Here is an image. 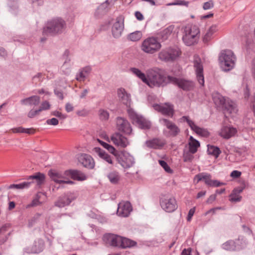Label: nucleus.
Returning <instances> with one entry per match:
<instances>
[{"mask_svg": "<svg viewBox=\"0 0 255 255\" xmlns=\"http://www.w3.org/2000/svg\"><path fill=\"white\" fill-rule=\"evenodd\" d=\"M159 165L164 169V170L168 173H172L173 171L170 168L167 163L163 160H159Z\"/></svg>", "mask_w": 255, "mask_h": 255, "instance_id": "nucleus-46", "label": "nucleus"}, {"mask_svg": "<svg viewBox=\"0 0 255 255\" xmlns=\"http://www.w3.org/2000/svg\"><path fill=\"white\" fill-rule=\"evenodd\" d=\"M129 117L133 123H136L139 128L143 129H148L151 128V123L142 116L138 115L132 109L128 110Z\"/></svg>", "mask_w": 255, "mask_h": 255, "instance_id": "nucleus-8", "label": "nucleus"}, {"mask_svg": "<svg viewBox=\"0 0 255 255\" xmlns=\"http://www.w3.org/2000/svg\"><path fill=\"white\" fill-rule=\"evenodd\" d=\"M161 47L160 43L154 37L145 39L141 46L142 50L147 53L153 54L159 50Z\"/></svg>", "mask_w": 255, "mask_h": 255, "instance_id": "nucleus-9", "label": "nucleus"}, {"mask_svg": "<svg viewBox=\"0 0 255 255\" xmlns=\"http://www.w3.org/2000/svg\"><path fill=\"white\" fill-rule=\"evenodd\" d=\"M214 7V2L212 0L205 2L203 4V8L204 10L210 9Z\"/></svg>", "mask_w": 255, "mask_h": 255, "instance_id": "nucleus-53", "label": "nucleus"}, {"mask_svg": "<svg viewBox=\"0 0 255 255\" xmlns=\"http://www.w3.org/2000/svg\"><path fill=\"white\" fill-rule=\"evenodd\" d=\"M100 119L102 121H106L109 119V113L106 110L100 109L99 111Z\"/></svg>", "mask_w": 255, "mask_h": 255, "instance_id": "nucleus-47", "label": "nucleus"}, {"mask_svg": "<svg viewBox=\"0 0 255 255\" xmlns=\"http://www.w3.org/2000/svg\"><path fill=\"white\" fill-rule=\"evenodd\" d=\"M207 146L208 154L214 156L215 158H217L221 153L220 148L212 145H208Z\"/></svg>", "mask_w": 255, "mask_h": 255, "instance_id": "nucleus-38", "label": "nucleus"}, {"mask_svg": "<svg viewBox=\"0 0 255 255\" xmlns=\"http://www.w3.org/2000/svg\"><path fill=\"white\" fill-rule=\"evenodd\" d=\"M160 123L166 127L163 134L166 137H174L180 133V128L172 121L165 118L160 119Z\"/></svg>", "mask_w": 255, "mask_h": 255, "instance_id": "nucleus-7", "label": "nucleus"}, {"mask_svg": "<svg viewBox=\"0 0 255 255\" xmlns=\"http://www.w3.org/2000/svg\"><path fill=\"white\" fill-rule=\"evenodd\" d=\"M237 132V129L233 127L223 126L221 129L219 135L225 139H229L235 135Z\"/></svg>", "mask_w": 255, "mask_h": 255, "instance_id": "nucleus-27", "label": "nucleus"}, {"mask_svg": "<svg viewBox=\"0 0 255 255\" xmlns=\"http://www.w3.org/2000/svg\"><path fill=\"white\" fill-rule=\"evenodd\" d=\"M207 185L210 187H219L222 185H224L225 183L223 182H221L217 180H212L211 178H210L209 182L206 181Z\"/></svg>", "mask_w": 255, "mask_h": 255, "instance_id": "nucleus-48", "label": "nucleus"}, {"mask_svg": "<svg viewBox=\"0 0 255 255\" xmlns=\"http://www.w3.org/2000/svg\"><path fill=\"white\" fill-rule=\"evenodd\" d=\"M10 130L12 132L14 133H23L24 128H23L22 127L14 128H11Z\"/></svg>", "mask_w": 255, "mask_h": 255, "instance_id": "nucleus-56", "label": "nucleus"}, {"mask_svg": "<svg viewBox=\"0 0 255 255\" xmlns=\"http://www.w3.org/2000/svg\"><path fill=\"white\" fill-rule=\"evenodd\" d=\"M242 174V172L238 170H233L230 174L231 177L233 178H238Z\"/></svg>", "mask_w": 255, "mask_h": 255, "instance_id": "nucleus-60", "label": "nucleus"}, {"mask_svg": "<svg viewBox=\"0 0 255 255\" xmlns=\"http://www.w3.org/2000/svg\"><path fill=\"white\" fill-rule=\"evenodd\" d=\"M33 183V181L32 182H23L22 183L17 184H11L9 185L8 188L9 189H24V188H28L30 187L31 184Z\"/></svg>", "mask_w": 255, "mask_h": 255, "instance_id": "nucleus-41", "label": "nucleus"}, {"mask_svg": "<svg viewBox=\"0 0 255 255\" xmlns=\"http://www.w3.org/2000/svg\"><path fill=\"white\" fill-rule=\"evenodd\" d=\"M200 33L198 27L196 25H187L184 28V34L182 40L187 46H191L197 42Z\"/></svg>", "mask_w": 255, "mask_h": 255, "instance_id": "nucleus-4", "label": "nucleus"}, {"mask_svg": "<svg viewBox=\"0 0 255 255\" xmlns=\"http://www.w3.org/2000/svg\"><path fill=\"white\" fill-rule=\"evenodd\" d=\"M211 178V176L210 174L203 172L197 174L195 176L194 180H197V183H198L201 181H203L204 183L207 185V182H206V181L209 182Z\"/></svg>", "mask_w": 255, "mask_h": 255, "instance_id": "nucleus-39", "label": "nucleus"}, {"mask_svg": "<svg viewBox=\"0 0 255 255\" xmlns=\"http://www.w3.org/2000/svg\"><path fill=\"white\" fill-rule=\"evenodd\" d=\"M129 71L133 75L140 79L143 83H145L147 81V75L142 72L140 69L135 67H131L129 69Z\"/></svg>", "mask_w": 255, "mask_h": 255, "instance_id": "nucleus-33", "label": "nucleus"}, {"mask_svg": "<svg viewBox=\"0 0 255 255\" xmlns=\"http://www.w3.org/2000/svg\"><path fill=\"white\" fill-rule=\"evenodd\" d=\"M27 180H35L36 184V187L38 188L41 187V185L45 182V175L44 173L41 172H36L34 174L29 176Z\"/></svg>", "mask_w": 255, "mask_h": 255, "instance_id": "nucleus-29", "label": "nucleus"}, {"mask_svg": "<svg viewBox=\"0 0 255 255\" xmlns=\"http://www.w3.org/2000/svg\"><path fill=\"white\" fill-rule=\"evenodd\" d=\"M229 197H230L229 200L231 202H234V203L239 202L241 201V200L242 199V197L240 195H239L238 194L232 195V192L230 195Z\"/></svg>", "mask_w": 255, "mask_h": 255, "instance_id": "nucleus-51", "label": "nucleus"}, {"mask_svg": "<svg viewBox=\"0 0 255 255\" xmlns=\"http://www.w3.org/2000/svg\"><path fill=\"white\" fill-rule=\"evenodd\" d=\"M117 129L127 135H129L132 132V128L129 122L126 119L118 117L116 120Z\"/></svg>", "mask_w": 255, "mask_h": 255, "instance_id": "nucleus-17", "label": "nucleus"}, {"mask_svg": "<svg viewBox=\"0 0 255 255\" xmlns=\"http://www.w3.org/2000/svg\"><path fill=\"white\" fill-rule=\"evenodd\" d=\"M160 205L163 210L169 213L173 212L178 207L175 199L166 195L160 197Z\"/></svg>", "mask_w": 255, "mask_h": 255, "instance_id": "nucleus-12", "label": "nucleus"}, {"mask_svg": "<svg viewBox=\"0 0 255 255\" xmlns=\"http://www.w3.org/2000/svg\"><path fill=\"white\" fill-rule=\"evenodd\" d=\"M118 95L121 102L127 107L129 106L131 103L130 95L128 94L123 88L118 90Z\"/></svg>", "mask_w": 255, "mask_h": 255, "instance_id": "nucleus-28", "label": "nucleus"}, {"mask_svg": "<svg viewBox=\"0 0 255 255\" xmlns=\"http://www.w3.org/2000/svg\"><path fill=\"white\" fill-rule=\"evenodd\" d=\"M77 195L73 192H67L59 197L55 203V206L62 208L70 204L77 198Z\"/></svg>", "mask_w": 255, "mask_h": 255, "instance_id": "nucleus-14", "label": "nucleus"}, {"mask_svg": "<svg viewBox=\"0 0 255 255\" xmlns=\"http://www.w3.org/2000/svg\"><path fill=\"white\" fill-rule=\"evenodd\" d=\"M181 51L177 47H168L162 49L158 53V58L166 62H173L181 55Z\"/></svg>", "mask_w": 255, "mask_h": 255, "instance_id": "nucleus-6", "label": "nucleus"}, {"mask_svg": "<svg viewBox=\"0 0 255 255\" xmlns=\"http://www.w3.org/2000/svg\"><path fill=\"white\" fill-rule=\"evenodd\" d=\"M40 101V97L38 96L34 95L21 100L20 101V103L22 105H24L36 106L39 104Z\"/></svg>", "mask_w": 255, "mask_h": 255, "instance_id": "nucleus-30", "label": "nucleus"}, {"mask_svg": "<svg viewBox=\"0 0 255 255\" xmlns=\"http://www.w3.org/2000/svg\"><path fill=\"white\" fill-rule=\"evenodd\" d=\"M193 154L190 152V151L184 152L183 155V161L185 162H191L194 158Z\"/></svg>", "mask_w": 255, "mask_h": 255, "instance_id": "nucleus-49", "label": "nucleus"}, {"mask_svg": "<svg viewBox=\"0 0 255 255\" xmlns=\"http://www.w3.org/2000/svg\"><path fill=\"white\" fill-rule=\"evenodd\" d=\"M35 132V129L33 128H24L23 133H27L28 134H33Z\"/></svg>", "mask_w": 255, "mask_h": 255, "instance_id": "nucleus-63", "label": "nucleus"}, {"mask_svg": "<svg viewBox=\"0 0 255 255\" xmlns=\"http://www.w3.org/2000/svg\"><path fill=\"white\" fill-rule=\"evenodd\" d=\"M189 151L191 153H195L200 146V144L198 140L195 139L192 136L189 137Z\"/></svg>", "mask_w": 255, "mask_h": 255, "instance_id": "nucleus-35", "label": "nucleus"}, {"mask_svg": "<svg viewBox=\"0 0 255 255\" xmlns=\"http://www.w3.org/2000/svg\"><path fill=\"white\" fill-rule=\"evenodd\" d=\"M124 29V20L120 17H118L112 26V32L113 36L116 38H119L122 35Z\"/></svg>", "mask_w": 255, "mask_h": 255, "instance_id": "nucleus-23", "label": "nucleus"}, {"mask_svg": "<svg viewBox=\"0 0 255 255\" xmlns=\"http://www.w3.org/2000/svg\"><path fill=\"white\" fill-rule=\"evenodd\" d=\"M220 67L224 71H229L235 66L236 57L230 50H223L219 57Z\"/></svg>", "mask_w": 255, "mask_h": 255, "instance_id": "nucleus-3", "label": "nucleus"}, {"mask_svg": "<svg viewBox=\"0 0 255 255\" xmlns=\"http://www.w3.org/2000/svg\"><path fill=\"white\" fill-rule=\"evenodd\" d=\"M146 146L154 149H161L166 144V140L162 138L154 137L145 142Z\"/></svg>", "mask_w": 255, "mask_h": 255, "instance_id": "nucleus-19", "label": "nucleus"}, {"mask_svg": "<svg viewBox=\"0 0 255 255\" xmlns=\"http://www.w3.org/2000/svg\"><path fill=\"white\" fill-rule=\"evenodd\" d=\"M170 83L177 86L179 89L184 91H190L193 90L195 84L192 80H187L183 78H176L173 76L169 77Z\"/></svg>", "mask_w": 255, "mask_h": 255, "instance_id": "nucleus-10", "label": "nucleus"}, {"mask_svg": "<svg viewBox=\"0 0 255 255\" xmlns=\"http://www.w3.org/2000/svg\"><path fill=\"white\" fill-rule=\"evenodd\" d=\"M46 123L49 125L56 126L58 124L59 121L56 118H53L51 119L47 120Z\"/></svg>", "mask_w": 255, "mask_h": 255, "instance_id": "nucleus-59", "label": "nucleus"}, {"mask_svg": "<svg viewBox=\"0 0 255 255\" xmlns=\"http://www.w3.org/2000/svg\"><path fill=\"white\" fill-rule=\"evenodd\" d=\"M132 210V207L129 201L121 202L118 204L117 214L123 217H128Z\"/></svg>", "mask_w": 255, "mask_h": 255, "instance_id": "nucleus-20", "label": "nucleus"}, {"mask_svg": "<svg viewBox=\"0 0 255 255\" xmlns=\"http://www.w3.org/2000/svg\"><path fill=\"white\" fill-rule=\"evenodd\" d=\"M122 237L114 234H106L104 236V240L107 243L113 247L120 248Z\"/></svg>", "mask_w": 255, "mask_h": 255, "instance_id": "nucleus-26", "label": "nucleus"}, {"mask_svg": "<svg viewBox=\"0 0 255 255\" xmlns=\"http://www.w3.org/2000/svg\"><path fill=\"white\" fill-rule=\"evenodd\" d=\"M174 29L173 25H170L163 29L160 33V36L162 40H166L170 35Z\"/></svg>", "mask_w": 255, "mask_h": 255, "instance_id": "nucleus-40", "label": "nucleus"}, {"mask_svg": "<svg viewBox=\"0 0 255 255\" xmlns=\"http://www.w3.org/2000/svg\"><path fill=\"white\" fill-rule=\"evenodd\" d=\"M94 151L101 158L105 160L110 164H113V161L111 156L99 147H95Z\"/></svg>", "mask_w": 255, "mask_h": 255, "instance_id": "nucleus-32", "label": "nucleus"}, {"mask_svg": "<svg viewBox=\"0 0 255 255\" xmlns=\"http://www.w3.org/2000/svg\"><path fill=\"white\" fill-rule=\"evenodd\" d=\"M223 250L230 252L239 251L244 248L243 240L240 238L235 240H229L222 245Z\"/></svg>", "mask_w": 255, "mask_h": 255, "instance_id": "nucleus-13", "label": "nucleus"}, {"mask_svg": "<svg viewBox=\"0 0 255 255\" xmlns=\"http://www.w3.org/2000/svg\"><path fill=\"white\" fill-rule=\"evenodd\" d=\"M189 2L185 1L183 0H175L174 2L170 4L171 5H185L188 6Z\"/></svg>", "mask_w": 255, "mask_h": 255, "instance_id": "nucleus-58", "label": "nucleus"}, {"mask_svg": "<svg viewBox=\"0 0 255 255\" xmlns=\"http://www.w3.org/2000/svg\"><path fill=\"white\" fill-rule=\"evenodd\" d=\"M195 207H193L190 209V210L188 212V215H187V220L188 221H190L191 220L194 214L195 213Z\"/></svg>", "mask_w": 255, "mask_h": 255, "instance_id": "nucleus-61", "label": "nucleus"}, {"mask_svg": "<svg viewBox=\"0 0 255 255\" xmlns=\"http://www.w3.org/2000/svg\"><path fill=\"white\" fill-rule=\"evenodd\" d=\"M153 107L155 110L161 113L163 115L172 118L174 114L173 105L169 103H165L164 105H161L155 104L153 105Z\"/></svg>", "mask_w": 255, "mask_h": 255, "instance_id": "nucleus-18", "label": "nucleus"}, {"mask_svg": "<svg viewBox=\"0 0 255 255\" xmlns=\"http://www.w3.org/2000/svg\"><path fill=\"white\" fill-rule=\"evenodd\" d=\"M41 215V214L37 213L33 217L29 219L28 221V228L32 227L37 222Z\"/></svg>", "mask_w": 255, "mask_h": 255, "instance_id": "nucleus-44", "label": "nucleus"}, {"mask_svg": "<svg viewBox=\"0 0 255 255\" xmlns=\"http://www.w3.org/2000/svg\"><path fill=\"white\" fill-rule=\"evenodd\" d=\"M54 93L55 95L61 100L64 99L63 93L61 90L55 89L54 90Z\"/></svg>", "mask_w": 255, "mask_h": 255, "instance_id": "nucleus-55", "label": "nucleus"}, {"mask_svg": "<svg viewBox=\"0 0 255 255\" xmlns=\"http://www.w3.org/2000/svg\"><path fill=\"white\" fill-rule=\"evenodd\" d=\"M215 28L211 27L203 37V41L208 42L211 38L212 34L215 31Z\"/></svg>", "mask_w": 255, "mask_h": 255, "instance_id": "nucleus-50", "label": "nucleus"}, {"mask_svg": "<svg viewBox=\"0 0 255 255\" xmlns=\"http://www.w3.org/2000/svg\"><path fill=\"white\" fill-rule=\"evenodd\" d=\"M91 71L92 68L89 66L80 69L79 73H77L76 75V79L80 82L84 81L85 78Z\"/></svg>", "mask_w": 255, "mask_h": 255, "instance_id": "nucleus-31", "label": "nucleus"}, {"mask_svg": "<svg viewBox=\"0 0 255 255\" xmlns=\"http://www.w3.org/2000/svg\"><path fill=\"white\" fill-rule=\"evenodd\" d=\"M120 243V248L122 249L131 248L135 246L137 244L136 242L135 241L122 237Z\"/></svg>", "mask_w": 255, "mask_h": 255, "instance_id": "nucleus-36", "label": "nucleus"}, {"mask_svg": "<svg viewBox=\"0 0 255 255\" xmlns=\"http://www.w3.org/2000/svg\"><path fill=\"white\" fill-rule=\"evenodd\" d=\"M213 100L215 104L219 107H221L225 112L229 114L236 112L235 104L229 98L226 99L221 94H217L213 96Z\"/></svg>", "mask_w": 255, "mask_h": 255, "instance_id": "nucleus-5", "label": "nucleus"}, {"mask_svg": "<svg viewBox=\"0 0 255 255\" xmlns=\"http://www.w3.org/2000/svg\"><path fill=\"white\" fill-rule=\"evenodd\" d=\"M147 81L145 82L147 85L150 88L163 87L170 83L169 77L166 76L162 72L161 69L155 68L149 69L146 71Z\"/></svg>", "mask_w": 255, "mask_h": 255, "instance_id": "nucleus-1", "label": "nucleus"}, {"mask_svg": "<svg viewBox=\"0 0 255 255\" xmlns=\"http://www.w3.org/2000/svg\"><path fill=\"white\" fill-rule=\"evenodd\" d=\"M64 175L70 176L72 179L78 181H84L87 179L86 175L82 171L78 170L69 169L65 170Z\"/></svg>", "mask_w": 255, "mask_h": 255, "instance_id": "nucleus-25", "label": "nucleus"}, {"mask_svg": "<svg viewBox=\"0 0 255 255\" xmlns=\"http://www.w3.org/2000/svg\"><path fill=\"white\" fill-rule=\"evenodd\" d=\"M42 74L41 73H38L36 75L33 77L32 80L33 82L36 84L37 82L41 81L42 80Z\"/></svg>", "mask_w": 255, "mask_h": 255, "instance_id": "nucleus-54", "label": "nucleus"}, {"mask_svg": "<svg viewBox=\"0 0 255 255\" xmlns=\"http://www.w3.org/2000/svg\"><path fill=\"white\" fill-rule=\"evenodd\" d=\"M79 161L84 167L88 169H93L95 165L93 157L87 154H82L79 157Z\"/></svg>", "mask_w": 255, "mask_h": 255, "instance_id": "nucleus-24", "label": "nucleus"}, {"mask_svg": "<svg viewBox=\"0 0 255 255\" xmlns=\"http://www.w3.org/2000/svg\"><path fill=\"white\" fill-rule=\"evenodd\" d=\"M107 177L112 184H118L121 179L120 173L116 171H112L108 173Z\"/></svg>", "mask_w": 255, "mask_h": 255, "instance_id": "nucleus-34", "label": "nucleus"}, {"mask_svg": "<svg viewBox=\"0 0 255 255\" xmlns=\"http://www.w3.org/2000/svg\"><path fill=\"white\" fill-rule=\"evenodd\" d=\"M44 242L41 239H38L34 242L32 247L24 249V252L28 254H39L43 251L44 248Z\"/></svg>", "mask_w": 255, "mask_h": 255, "instance_id": "nucleus-22", "label": "nucleus"}, {"mask_svg": "<svg viewBox=\"0 0 255 255\" xmlns=\"http://www.w3.org/2000/svg\"><path fill=\"white\" fill-rule=\"evenodd\" d=\"M50 107V105L49 103L47 101H45L43 102L41 106H40L39 109V111L41 112L43 110H48Z\"/></svg>", "mask_w": 255, "mask_h": 255, "instance_id": "nucleus-52", "label": "nucleus"}, {"mask_svg": "<svg viewBox=\"0 0 255 255\" xmlns=\"http://www.w3.org/2000/svg\"><path fill=\"white\" fill-rule=\"evenodd\" d=\"M115 156L118 162L124 168H129L135 163L134 157L125 150L117 151Z\"/></svg>", "mask_w": 255, "mask_h": 255, "instance_id": "nucleus-11", "label": "nucleus"}, {"mask_svg": "<svg viewBox=\"0 0 255 255\" xmlns=\"http://www.w3.org/2000/svg\"><path fill=\"white\" fill-rule=\"evenodd\" d=\"M216 199V194L211 195L206 201L207 204H212Z\"/></svg>", "mask_w": 255, "mask_h": 255, "instance_id": "nucleus-64", "label": "nucleus"}, {"mask_svg": "<svg viewBox=\"0 0 255 255\" xmlns=\"http://www.w3.org/2000/svg\"><path fill=\"white\" fill-rule=\"evenodd\" d=\"M98 142L105 148L107 149L108 151L111 153H112L114 155L116 154L117 152L118 151L116 148L112 146V145L109 144L108 143H106L99 139H98Z\"/></svg>", "mask_w": 255, "mask_h": 255, "instance_id": "nucleus-42", "label": "nucleus"}, {"mask_svg": "<svg viewBox=\"0 0 255 255\" xmlns=\"http://www.w3.org/2000/svg\"><path fill=\"white\" fill-rule=\"evenodd\" d=\"M76 114L81 117H86L88 114V112L85 110H79L76 112Z\"/></svg>", "mask_w": 255, "mask_h": 255, "instance_id": "nucleus-62", "label": "nucleus"}, {"mask_svg": "<svg viewBox=\"0 0 255 255\" xmlns=\"http://www.w3.org/2000/svg\"><path fill=\"white\" fill-rule=\"evenodd\" d=\"M48 175L52 180L59 184H61L60 182L61 180L59 179L64 178V176L61 173L52 169L48 171Z\"/></svg>", "mask_w": 255, "mask_h": 255, "instance_id": "nucleus-37", "label": "nucleus"}, {"mask_svg": "<svg viewBox=\"0 0 255 255\" xmlns=\"http://www.w3.org/2000/svg\"><path fill=\"white\" fill-rule=\"evenodd\" d=\"M40 112L39 111V109L34 110H31L28 113L27 116L29 118H33L37 115L39 114Z\"/></svg>", "mask_w": 255, "mask_h": 255, "instance_id": "nucleus-57", "label": "nucleus"}, {"mask_svg": "<svg viewBox=\"0 0 255 255\" xmlns=\"http://www.w3.org/2000/svg\"><path fill=\"white\" fill-rule=\"evenodd\" d=\"M111 139L116 145L122 148H125L129 144L128 138L118 132L113 134Z\"/></svg>", "mask_w": 255, "mask_h": 255, "instance_id": "nucleus-21", "label": "nucleus"}, {"mask_svg": "<svg viewBox=\"0 0 255 255\" xmlns=\"http://www.w3.org/2000/svg\"><path fill=\"white\" fill-rule=\"evenodd\" d=\"M65 26V22L62 18L53 19L48 21L46 26L43 27V35L44 36H48L61 33Z\"/></svg>", "mask_w": 255, "mask_h": 255, "instance_id": "nucleus-2", "label": "nucleus"}, {"mask_svg": "<svg viewBox=\"0 0 255 255\" xmlns=\"http://www.w3.org/2000/svg\"><path fill=\"white\" fill-rule=\"evenodd\" d=\"M193 64L197 80L199 83L203 86L204 85V77L203 74V66L201 63V59L198 57H195Z\"/></svg>", "mask_w": 255, "mask_h": 255, "instance_id": "nucleus-16", "label": "nucleus"}, {"mask_svg": "<svg viewBox=\"0 0 255 255\" xmlns=\"http://www.w3.org/2000/svg\"><path fill=\"white\" fill-rule=\"evenodd\" d=\"M180 121L181 122H186L191 129L199 135L206 137L210 135V132L207 129L196 126L194 122L190 119L188 116H183L180 118Z\"/></svg>", "mask_w": 255, "mask_h": 255, "instance_id": "nucleus-15", "label": "nucleus"}, {"mask_svg": "<svg viewBox=\"0 0 255 255\" xmlns=\"http://www.w3.org/2000/svg\"><path fill=\"white\" fill-rule=\"evenodd\" d=\"M142 37V33L139 31H136L132 33H130L128 35V39L132 41H137L141 39Z\"/></svg>", "mask_w": 255, "mask_h": 255, "instance_id": "nucleus-43", "label": "nucleus"}, {"mask_svg": "<svg viewBox=\"0 0 255 255\" xmlns=\"http://www.w3.org/2000/svg\"><path fill=\"white\" fill-rule=\"evenodd\" d=\"M246 187V184L245 182H243L240 186H238L232 191V195L240 194L243 191Z\"/></svg>", "mask_w": 255, "mask_h": 255, "instance_id": "nucleus-45", "label": "nucleus"}]
</instances>
